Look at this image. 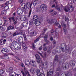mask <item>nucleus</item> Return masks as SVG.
Returning a JSON list of instances; mask_svg holds the SVG:
<instances>
[{
    "instance_id": "nucleus-52",
    "label": "nucleus",
    "mask_w": 76,
    "mask_h": 76,
    "mask_svg": "<svg viewBox=\"0 0 76 76\" xmlns=\"http://www.w3.org/2000/svg\"><path fill=\"white\" fill-rule=\"evenodd\" d=\"M36 11L37 12H39V9L37 8L36 9Z\"/></svg>"
},
{
    "instance_id": "nucleus-11",
    "label": "nucleus",
    "mask_w": 76,
    "mask_h": 76,
    "mask_svg": "<svg viewBox=\"0 0 76 76\" xmlns=\"http://www.w3.org/2000/svg\"><path fill=\"white\" fill-rule=\"evenodd\" d=\"M1 51L2 53H4V52H5L6 53H7L9 52V50H8V49L6 48H3Z\"/></svg>"
},
{
    "instance_id": "nucleus-8",
    "label": "nucleus",
    "mask_w": 76,
    "mask_h": 76,
    "mask_svg": "<svg viewBox=\"0 0 76 76\" xmlns=\"http://www.w3.org/2000/svg\"><path fill=\"white\" fill-rule=\"evenodd\" d=\"M36 58L37 60V61L38 63H39L41 62V58L39 55L36 54L35 55Z\"/></svg>"
},
{
    "instance_id": "nucleus-34",
    "label": "nucleus",
    "mask_w": 76,
    "mask_h": 76,
    "mask_svg": "<svg viewBox=\"0 0 76 76\" xmlns=\"http://www.w3.org/2000/svg\"><path fill=\"white\" fill-rule=\"evenodd\" d=\"M48 37V35H47V34H46L45 35V36L44 37V40L45 41H47V39Z\"/></svg>"
},
{
    "instance_id": "nucleus-51",
    "label": "nucleus",
    "mask_w": 76,
    "mask_h": 76,
    "mask_svg": "<svg viewBox=\"0 0 76 76\" xmlns=\"http://www.w3.org/2000/svg\"><path fill=\"white\" fill-rule=\"evenodd\" d=\"M3 23V21L2 20H0V25H1Z\"/></svg>"
},
{
    "instance_id": "nucleus-23",
    "label": "nucleus",
    "mask_w": 76,
    "mask_h": 76,
    "mask_svg": "<svg viewBox=\"0 0 76 76\" xmlns=\"http://www.w3.org/2000/svg\"><path fill=\"white\" fill-rule=\"evenodd\" d=\"M35 69L34 68H32L30 69V72L32 73H35Z\"/></svg>"
},
{
    "instance_id": "nucleus-5",
    "label": "nucleus",
    "mask_w": 76,
    "mask_h": 76,
    "mask_svg": "<svg viewBox=\"0 0 76 76\" xmlns=\"http://www.w3.org/2000/svg\"><path fill=\"white\" fill-rule=\"evenodd\" d=\"M41 8L42 10H43L44 12H45L47 10V5L45 4L41 5Z\"/></svg>"
},
{
    "instance_id": "nucleus-15",
    "label": "nucleus",
    "mask_w": 76,
    "mask_h": 76,
    "mask_svg": "<svg viewBox=\"0 0 76 76\" xmlns=\"http://www.w3.org/2000/svg\"><path fill=\"white\" fill-rule=\"evenodd\" d=\"M53 76V72L52 71L50 70L49 72H48L47 76Z\"/></svg>"
},
{
    "instance_id": "nucleus-44",
    "label": "nucleus",
    "mask_w": 76,
    "mask_h": 76,
    "mask_svg": "<svg viewBox=\"0 0 76 76\" xmlns=\"http://www.w3.org/2000/svg\"><path fill=\"white\" fill-rule=\"evenodd\" d=\"M4 9H5V10H8L9 9V6H6L5 7Z\"/></svg>"
},
{
    "instance_id": "nucleus-35",
    "label": "nucleus",
    "mask_w": 76,
    "mask_h": 76,
    "mask_svg": "<svg viewBox=\"0 0 76 76\" xmlns=\"http://www.w3.org/2000/svg\"><path fill=\"white\" fill-rule=\"evenodd\" d=\"M37 4V1H33V4L34 6H36Z\"/></svg>"
},
{
    "instance_id": "nucleus-6",
    "label": "nucleus",
    "mask_w": 76,
    "mask_h": 76,
    "mask_svg": "<svg viewBox=\"0 0 76 76\" xmlns=\"http://www.w3.org/2000/svg\"><path fill=\"white\" fill-rule=\"evenodd\" d=\"M61 23L62 26H64V31L65 32V33L66 34V31H67V30L66 29V25L64 24V22L61 21Z\"/></svg>"
},
{
    "instance_id": "nucleus-29",
    "label": "nucleus",
    "mask_w": 76,
    "mask_h": 76,
    "mask_svg": "<svg viewBox=\"0 0 76 76\" xmlns=\"http://www.w3.org/2000/svg\"><path fill=\"white\" fill-rule=\"evenodd\" d=\"M9 72H10V73H13V68H10L9 69Z\"/></svg>"
},
{
    "instance_id": "nucleus-30",
    "label": "nucleus",
    "mask_w": 76,
    "mask_h": 76,
    "mask_svg": "<svg viewBox=\"0 0 76 76\" xmlns=\"http://www.w3.org/2000/svg\"><path fill=\"white\" fill-rule=\"evenodd\" d=\"M6 14V11L4 10L1 12V15H5Z\"/></svg>"
},
{
    "instance_id": "nucleus-19",
    "label": "nucleus",
    "mask_w": 76,
    "mask_h": 76,
    "mask_svg": "<svg viewBox=\"0 0 76 76\" xmlns=\"http://www.w3.org/2000/svg\"><path fill=\"white\" fill-rule=\"evenodd\" d=\"M34 23L37 26H38V25H39L41 24V22L39 21H35L34 22Z\"/></svg>"
},
{
    "instance_id": "nucleus-13",
    "label": "nucleus",
    "mask_w": 76,
    "mask_h": 76,
    "mask_svg": "<svg viewBox=\"0 0 76 76\" xmlns=\"http://www.w3.org/2000/svg\"><path fill=\"white\" fill-rule=\"evenodd\" d=\"M17 42L16 41H13V42L12 43L11 45V47H16V45H17Z\"/></svg>"
},
{
    "instance_id": "nucleus-27",
    "label": "nucleus",
    "mask_w": 76,
    "mask_h": 76,
    "mask_svg": "<svg viewBox=\"0 0 76 76\" xmlns=\"http://www.w3.org/2000/svg\"><path fill=\"white\" fill-rule=\"evenodd\" d=\"M22 11L20 10H19L17 11V13L19 15H20V14H22Z\"/></svg>"
},
{
    "instance_id": "nucleus-7",
    "label": "nucleus",
    "mask_w": 76,
    "mask_h": 76,
    "mask_svg": "<svg viewBox=\"0 0 76 76\" xmlns=\"http://www.w3.org/2000/svg\"><path fill=\"white\" fill-rule=\"evenodd\" d=\"M30 64L31 66H34V67H36L37 66V64L35 63V62L33 60H31Z\"/></svg>"
},
{
    "instance_id": "nucleus-45",
    "label": "nucleus",
    "mask_w": 76,
    "mask_h": 76,
    "mask_svg": "<svg viewBox=\"0 0 76 76\" xmlns=\"http://www.w3.org/2000/svg\"><path fill=\"white\" fill-rule=\"evenodd\" d=\"M32 48L33 49H35V48H36V47L35 46H34V44H32Z\"/></svg>"
},
{
    "instance_id": "nucleus-54",
    "label": "nucleus",
    "mask_w": 76,
    "mask_h": 76,
    "mask_svg": "<svg viewBox=\"0 0 76 76\" xmlns=\"http://www.w3.org/2000/svg\"><path fill=\"white\" fill-rule=\"evenodd\" d=\"M42 49V46H41L39 48V50H41Z\"/></svg>"
},
{
    "instance_id": "nucleus-62",
    "label": "nucleus",
    "mask_w": 76,
    "mask_h": 76,
    "mask_svg": "<svg viewBox=\"0 0 76 76\" xmlns=\"http://www.w3.org/2000/svg\"><path fill=\"white\" fill-rule=\"evenodd\" d=\"M50 39L51 41H53V38L52 37H51Z\"/></svg>"
},
{
    "instance_id": "nucleus-9",
    "label": "nucleus",
    "mask_w": 76,
    "mask_h": 76,
    "mask_svg": "<svg viewBox=\"0 0 76 76\" xmlns=\"http://www.w3.org/2000/svg\"><path fill=\"white\" fill-rule=\"evenodd\" d=\"M37 76H45V75L44 74L42 73L41 74V72L40 70L37 69Z\"/></svg>"
},
{
    "instance_id": "nucleus-40",
    "label": "nucleus",
    "mask_w": 76,
    "mask_h": 76,
    "mask_svg": "<svg viewBox=\"0 0 76 76\" xmlns=\"http://www.w3.org/2000/svg\"><path fill=\"white\" fill-rule=\"evenodd\" d=\"M7 36V34H4V35L2 36L3 38H6V37Z\"/></svg>"
},
{
    "instance_id": "nucleus-4",
    "label": "nucleus",
    "mask_w": 76,
    "mask_h": 76,
    "mask_svg": "<svg viewBox=\"0 0 76 76\" xmlns=\"http://www.w3.org/2000/svg\"><path fill=\"white\" fill-rule=\"evenodd\" d=\"M21 73L23 76H31L29 73V72L26 69H25L24 72L21 71Z\"/></svg>"
},
{
    "instance_id": "nucleus-60",
    "label": "nucleus",
    "mask_w": 76,
    "mask_h": 76,
    "mask_svg": "<svg viewBox=\"0 0 76 76\" xmlns=\"http://www.w3.org/2000/svg\"><path fill=\"white\" fill-rule=\"evenodd\" d=\"M15 76H21L20 74H15Z\"/></svg>"
},
{
    "instance_id": "nucleus-2",
    "label": "nucleus",
    "mask_w": 76,
    "mask_h": 76,
    "mask_svg": "<svg viewBox=\"0 0 76 76\" xmlns=\"http://www.w3.org/2000/svg\"><path fill=\"white\" fill-rule=\"evenodd\" d=\"M32 3H30L29 2L27 3L26 5H24V10L25 12L28 11L29 9L28 17H30V16L31 15V12H32ZM29 8H30L29 9Z\"/></svg>"
},
{
    "instance_id": "nucleus-18",
    "label": "nucleus",
    "mask_w": 76,
    "mask_h": 76,
    "mask_svg": "<svg viewBox=\"0 0 76 76\" xmlns=\"http://www.w3.org/2000/svg\"><path fill=\"white\" fill-rule=\"evenodd\" d=\"M21 45L20 44H18L17 45V47L15 48V49L16 50H20L21 48Z\"/></svg>"
},
{
    "instance_id": "nucleus-59",
    "label": "nucleus",
    "mask_w": 76,
    "mask_h": 76,
    "mask_svg": "<svg viewBox=\"0 0 76 76\" xmlns=\"http://www.w3.org/2000/svg\"><path fill=\"white\" fill-rule=\"evenodd\" d=\"M67 67V66H64H64L62 67V68L63 69H66V67Z\"/></svg>"
},
{
    "instance_id": "nucleus-53",
    "label": "nucleus",
    "mask_w": 76,
    "mask_h": 76,
    "mask_svg": "<svg viewBox=\"0 0 76 76\" xmlns=\"http://www.w3.org/2000/svg\"><path fill=\"white\" fill-rule=\"evenodd\" d=\"M48 53H50L51 52V50H48L47 51Z\"/></svg>"
},
{
    "instance_id": "nucleus-3",
    "label": "nucleus",
    "mask_w": 76,
    "mask_h": 76,
    "mask_svg": "<svg viewBox=\"0 0 76 76\" xmlns=\"http://www.w3.org/2000/svg\"><path fill=\"white\" fill-rule=\"evenodd\" d=\"M61 50L62 51H66V53H67L69 54L70 48H67L66 46H65V44H62L61 45Z\"/></svg>"
},
{
    "instance_id": "nucleus-26",
    "label": "nucleus",
    "mask_w": 76,
    "mask_h": 76,
    "mask_svg": "<svg viewBox=\"0 0 76 76\" xmlns=\"http://www.w3.org/2000/svg\"><path fill=\"white\" fill-rule=\"evenodd\" d=\"M23 34L22 32L20 33H15L13 34V36H16L17 35H19V34Z\"/></svg>"
},
{
    "instance_id": "nucleus-21",
    "label": "nucleus",
    "mask_w": 76,
    "mask_h": 76,
    "mask_svg": "<svg viewBox=\"0 0 76 76\" xmlns=\"http://www.w3.org/2000/svg\"><path fill=\"white\" fill-rule=\"evenodd\" d=\"M28 23V21L26 20L25 22L23 23V25L24 27H26Z\"/></svg>"
},
{
    "instance_id": "nucleus-1",
    "label": "nucleus",
    "mask_w": 76,
    "mask_h": 76,
    "mask_svg": "<svg viewBox=\"0 0 76 76\" xmlns=\"http://www.w3.org/2000/svg\"><path fill=\"white\" fill-rule=\"evenodd\" d=\"M72 3L70 4L69 3L67 5L66 7H63V5H56V9L58 12H62L63 10H64L65 12H72L73 10H74V8L72 6Z\"/></svg>"
},
{
    "instance_id": "nucleus-25",
    "label": "nucleus",
    "mask_w": 76,
    "mask_h": 76,
    "mask_svg": "<svg viewBox=\"0 0 76 76\" xmlns=\"http://www.w3.org/2000/svg\"><path fill=\"white\" fill-rule=\"evenodd\" d=\"M19 44H20V45H22L23 47L26 46V44H25V42H23L21 43H19Z\"/></svg>"
},
{
    "instance_id": "nucleus-43",
    "label": "nucleus",
    "mask_w": 76,
    "mask_h": 76,
    "mask_svg": "<svg viewBox=\"0 0 76 76\" xmlns=\"http://www.w3.org/2000/svg\"><path fill=\"white\" fill-rule=\"evenodd\" d=\"M71 64V65H72V66H74V65H75V62H74V61H73L72 62V64Z\"/></svg>"
},
{
    "instance_id": "nucleus-57",
    "label": "nucleus",
    "mask_w": 76,
    "mask_h": 76,
    "mask_svg": "<svg viewBox=\"0 0 76 76\" xmlns=\"http://www.w3.org/2000/svg\"><path fill=\"white\" fill-rule=\"evenodd\" d=\"M60 68H58L57 69V71H60Z\"/></svg>"
},
{
    "instance_id": "nucleus-41",
    "label": "nucleus",
    "mask_w": 76,
    "mask_h": 76,
    "mask_svg": "<svg viewBox=\"0 0 76 76\" xmlns=\"http://www.w3.org/2000/svg\"><path fill=\"white\" fill-rule=\"evenodd\" d=\"M23 48L24 51H25V50H27V48L26 46L23 47Z\"/></svg>"
},
{
    "instance_id": "nucleus-49",
    "label": "nucleus",
    "mask_w": 76,
    "mask_h": 76,
    "mask_svg": "<svg viewBox=\"0 0 76 76\" xmlns=\"http://www.w3.org/2000/svg\"><path fill=\"white\" fill-rule=\"evenodd\" d=\"M56 5L55 4H53L52 6V7H55L56 8Z\"/></svg>"
},
{
    "instance_id": "nucleus-36",
    "label": "nucleus",
    "mask_w": 76,
    "mask_h": 76,
    "mask_svg": "<svg viewBox=\"0 0 76 76\" xmlns=\"http://www.w3.org/2000/svg\"><path fill=\"white\" fill-rule=\"evenodd\" d=\"M23 36L24 39V41H26L27 39H26V35L25 34H23Z\"/></svg>"
},
{
    "instance_id": "nucleus-37",
    "label": "nucleus",
    "mask_w": 76,
    "mask_h": 76,
    "mask_svg": "<svg viewBox=\"0 0 76 76\" xmlns=\"http://www.w3.org/2000/svg\"><path fill=\"white\" fill-rule=\"evenodd\" d=\"M30 22V25H32V24H34V21L32 20H31L29 21Z\"/></svg>"
},
{
    "instance_id": "nucleus-47",
    "label": "nucleus",
    "mask_w": 76,
    "mask_h": 76,
    "mask_svg": "<svg viewBox=\"0 0 76 76\" xmlns=\"http://www.w3.org/2000/svg\"><path fill=\"white\" fill-rule=\"evenodd\" d=\"M43 50L44 51H47V48H43Z\"/></svg>"
},
{
    "instance_id": "nucleus-33",
    "label": "nucleus",
    "mask_w": 76,
    "mask_h": 76,
    "mask_svg": "<svg viewBox=\"0 0 76 76\" xmlns=\"http://www.w3.org/2000/svg\"><path fill=\"white\" fill-rule=\"evenodd\" d=\"M70 75H72V73L69 72H67V74H65V76H70Z\"/></svg>"
},
{
    "instance_id": "nucleus-48",
    "label": "nucleus",
    "mask_w": 76,
    "mask_h": 76,
    "mask_svg": "<svg viewBox=\"0 0 76 76\" xmlns=\"http://www.w3.org/2000/svg\"><path fill=\"white\" fill-rule=\"evenodd\" d=\"M23 2V0H19L18 1V2L20 3H22Z\"/></svg>"
},
{
    "instance_id": "nucleus-10",
    "label": "nucleus",
    "mask_w": 76,
    "mask_h": 76,
    "mask_svg": "<svg viewBox=\"0 0 76 76\" xmlns=\"http://www.w3.org/2000/svg\"><path fill=\"white\" fill-rule=\"evenodd\" d=\"M37 34L35 31L32 30L30 33V34L31 35V36H35Z\"/></svg>"
},
{
    "instance_id": "nucleus-50",
    "label": "nucleus",
    "mask_w": 76,
    "mask_h": 76,
    "mask_svg": "<svg viewBox=\"0 0 76 76\" xmlns=\"http://www.w3.org/2000/svg\"><path fill=\"white\" fill-rule=\"evenodd\" d=\"M56 14H57V12H53V15H56Z\"/></svg>"
},
{
    "instance_id": "nucleus-22",
    "label": "nucleus",
    "mask_w": 76,
    "mask_h": 76,
    "mask_svg": "<svg viewBox=\"0 0 76 76\" xmlns=\"http://www.w3.org/2000/svg\"><path fill=\"white\" fill-rule=\"evenodd\" d=\"M7 30L9 31V30L14 29V27L12 26H10L7 27Z\"/></svg>"
},
{
    "instance_id": "nucleus-63",
    "label": "nucleus",
    "mask_w": 76,
    "mask_h": 76,
    "mask_svg": "<svg viewBox=\"0 0 76 76\" xmlns=\"http://www.w3.org/2000/svg\"><path fill=\"white\" fill-rule=\"evenodd\" d=\"M10 54L11 56H14V54H13V53H10Z\"/></svg>"
},
{
    "instance_id": "nucleus-61",
    "label": "nucleus",
    "mask_w": 76,
    "mask_h": 76,
    "mask_svg": "<svg viewBox=\"0 0 76 76\" xmlns=\"http://www.w3.org/2000/svg\"><path fill=\"white\" fill-rule=\"evenodd\" d=\"M45 64V66H47V62H45L44 63Z\"/></svg>"
},
{
    "instance_id": "nucleus-42",
    "label": "nucleus",
    "mask_w": 76,
    "mask_h": 76,
    "mask_svg": "<svg viewBox=\"0 0 76 76\" xmlns=\"http://www.w3.org/2000/svg\"><path fill=\"white\" fill-rule=\"evenodd\" d=\"M3 42L2 40H0V45H3Z\"/></svg>"
},
{
    "instance_id": "nucleus-28",
    "label": "nucleus",
    "mask_w": 76,
    "mask_h": 76,
    "mask_svg": "<svg viewBox=\"0 0 76 76\" xmlns=\"http://www.w3.org/2000/svg\"><path fill=\"white\" fill-rule=\"evenodd\" d=\"M52 20H53L52 19L51 20V21H50V19H48L47 20V22L49 23H52L53 24V21H51Z\"/></svg>"
},
{
    "instance_id": "nucleus-58",
    "label": "nucleus",
    "mask_w": 76,
    "mask_h": 76,
    "mask_svg": "<svg viewBox=\"0 0 76 76\" xmlns=\"http://www.w3.org/2000/svg\"><path fill=\"white\" fill-rule=\"evenodd\" d=\"M10 76H16V74H15V75H14L13 74H10Z\"/></svg>"
},
{
    "instance_id": "nucleus-64",
    "label": "nucleus",
    "mask_w": 76,
    "mask_h": 76,
    "mask_svg": "<svg viewBox=\"0 0 76 76\" xmlns=\"http://www.w3.org/2000/svg\"><path fill=\"white\" fill-rule=\"evenodd\" d=\"M47 31V30L45 29H44V30H43V31L44 32H45Z\"/></svg>"
},
{
    "instance_id": "nucleus-46",
    "label": "nucleus",
    "mask_w": 76,
    "mask_h": 76,
    "mask_svg": "<svg viewBox=\"0 0 76 76\" xmlns=\"http://www.w3.org/2000/svg\"><path fill=\"white\" fill-rule=\"evenodd\" d=\"M14 24V25L16 24L17 23V20H15L13 21Z\"/></svg>"
},
{
    "instance_id": "nucleus-20",
    "label": "nucleus",
    "mask_w": 76,
    "mask_h": 76,
    "mask_svg": "<svg viewBox=\"0 0 76 76\" xmlns=\"http://www.w3.org/2000/svg\"><path fill=\"white\" fill-rule=\"evenodd\" d=\"M20 19L22 21H25L26 20V17L24 15L21 16Z\"/></svg>"
},
{
    "instance_id": "nucleus-12",
    "label": "nucleus",
    "mask_w": 76,
    "mask_h": 76,
    "mask_svg": "<svg viewBox=\"0 0 76 76\" xmlns=\"http://www.w3.org/2000/svg\"><path fill=\"white\" fill-rule=\"evenodd\" d=\"M18 41L19 42L20 44H21V43L23 42V37H19L18 39Z\"/></svg>"
},
{
    "instance_id": "nucleus-55",
    "label": "nucleus",
    "mask_w": 76,
    "mask_h": 76,
    "mask_svg": "<svg viewBox=\"0 0 76 76\" xmlns=\"http://www.w3.org/2000/svg\"><path fill=\"white\" fill-rule=\"evenodd\" d=\"M15 58H16L17 59V60H20V59H19V58L18 57L16 56Z\"/></svg>"
},
{
    "instance_id": "nucleus-24",
    "label": "nucleus",
    "mask_w": 76,
    "mask_h": 76,
    "mask_svg": "<svg viewBox=\"0 0 76 76\" xmlns=\"http://www.w3.org/2000/svg\"><path fill=\"white\" fill-rule=\"evenodd\" d=\"M55 60H57V62H59V63L61 62V61L60 60V61H59V60L58 59V57L57 56H55Z\"/></svg>"
},
{
    "instance_id": "nucleus-16",
    "label": "nucleus",
    "mask_w": 76,
    "mask_h": 76,
    "mask_svg": "<svg viewBox=\"0 0 76 76\" xmlns=\"http://www.w3.org/2000/svg\"><path fill=\"white\" fill-rule=\"evenodd\" d=\"M53 23L52 24H55V25H56V26H57L58 25V23L57 22V20L56 19H54V20H51V22H53Z\"/></svg>"
},
{
    "instance_id": "nucleus-38",
    "label": "nucleus",
    "mask_w": 76,
    "mask_h": 76,
    "mask_svg": "<svg viewBox=\"0 0 76 76\" xmlns=\"http://www.w3.org/2000/svg\"><path fill=\"white\" fill-rule=\"evenodd\" d=\"M47 43L46 44H44L43 45V47L44 48L45 47V45H46V44H48L49 42H50L48 40L47 41Z\"/></svg>"
},
{
    "instance_id": "nucleus-31",
    "label": "nucleus",
    "mask_w": 76,
    "mask_h": 76,
    "mask_svg": "<svg viewBox=\"0 0 76 76\" xmlns=\"http://www.w3.org/2000/svg\"><path fill=\"white\" fill-rule=\"evenodd\" d=\"M9 20L10 21L12 20L13 21H14L15 20V17L13 16L12 17H11L9 18Z\"/></svg>"
},
{
    "instance_id": "nucleus-39",
    "label": "nucleus",
    "mask_w": 76,
    "mask_h": 76,
    "mask_svg": "<svg viewBox=\"0 0 76 76\" xmlns=\"http://www.w3.org/2000/svg\"><path fill=\"white\" fill-rule=\"evenodd\" d=\"M4 73V71L3 70H0V76H1V74Z\"/></svg>"
},
{
    "instance_id": "nucleus-56",
    "label": "nucleus",
    "mask_w": 76,
    "mask_h": 76,
    "mask_svg": "<svg viewBox=\"0 0 76 76\" xmlns=\"http://www.w3.org/2000/svg\"><path fill=\"white\" fill-rule=\"evenodd\" d=\"M21 66H22V67H24V64H21Z\"/></svg>"
},
{
    "instance_id": "nucleus-32",
    "label": "nucleus",
    "mask_w": 76,
    "mask_h": 76,
    "mask_svg": "<svg viewBox=\"0 0 76 76\" xmlns=\"http://www.w3.org/2000/svg\"><path fill=\"white\" fill-rule=\"evenodd\" d=\"M40 39V37H39L37 38V39H36V40L34 41V43H36V42H37V41H39V39Z\"/></svg>"
},
{
    "instance_id": "nucleus-14",
    "label": "nucleus",
    "mask_w": 76,
    "mask_h": 76,
    "mask_svg": "<svg viewBox=\"0 0 76 76\" xmlns=\"http://www.w3.org/2000/svg\"><path fill=\"white\" fill-rule=\"evenodd\" d=\"M25 63L26 66H29L30 64V62L28 60H26L25 61Z\"/></svg>"
},
{
    "instance_id": "nucleus-17",
    "label": "nucleus",
    "mask_w": 76,
    "mask_h": 76,
    "mask_svg": "<svg viewBox=\"0 0 76 76\" xmlns=\"http://www.w3.org/2000/svg\"><path fill=\"white\" fill-rule=\"evenodd\" d=\"M33 20H34V21L37 20H38V16L36 15H34L33 16Z\"/></svg>"
}]
</instances>
